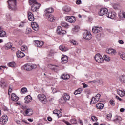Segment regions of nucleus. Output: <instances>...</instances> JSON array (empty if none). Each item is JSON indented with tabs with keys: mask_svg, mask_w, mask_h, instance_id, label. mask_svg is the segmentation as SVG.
Returning a JSON list of instances; mask_svg holds the SVG:
<instances>
[{
	"mask_svg": "<svg viewBox=\"0 0 125 125\" xmlns=\"http://www.w3.org/2000/svg\"><path fill=\"white\" fill-rule=\"evenodd\" d=\"M59 49L62 51H68L69 50V48L64 46H60Z\"/></svg>",
	"mask_w": 125,
	"mask_h": 125,
	"instance_id": "nucleus-32",
	"label": "nucleus"
},
{
	"mask_svg": "<svg viewBox=\"0 0 125 125\" xmlns=\"http://www.w3.org/2000/svg\"><path fill=\"white\" fill-rule=\"evenodd\" d=\"M70 43H71V44H73V45H78V42L74 40H72L70 41Z\"/></svg>",
	"mask_w": 125,
	"mask_h": 125,
	"instance_id": "nucleus-40",
	"label": "nucleus"
},
{
	"mask_svg": "<svg viewBox=\"0 0 125 125\" xmlns=\"http://www.w3.org/2000/svg\"><path fill=\"white\" fill-rule=\"evenodd\" d=\"M98 83H99V84H103V81L99 80V82Z\"/></svg>",
	"mask_w": 125,
	"mask_h": 125,
	"instance_id": "nucleus-60",
	"label": "nucleus"
},
{
	"mask_svg": "<svg viewBox=\"0 0 125 125\" xmlns=\"http://www.w3.org/2000/svg\"><path fill=\"white\" fill-rule=\"evenodd\" d=\"M118 42L120 43V44H124V41H123L122 40H119Z\"/></svg>",
	"mask_w": 125,
	"mask_h": 125,
	"instance_id": "nucleus-57",
	"label": "nucleus"
},
{
	"mask_svg": "<svg viewBox=\"0 0 125 125\" xmlns=\"http://www.w3.org/2000/svg\"><path fill=\"white\" fill-rule=\"evenodd\" d=\"M12 91V88H11V87H9V90H8V94H10V92Z\"/></svg>",
	"mask_w": 125,
	"mask_h": 125,
	"instance_id": "nucleus-58",
	"label": "nucleus"
},
{
	"mask_svg": "<svg viewBox=\"0 0 125 125\" xmlns=\"http://www.w3.org/2000/svg\"><path fill=\"white\" fill-rule=\"evenodd\" d=\"M70 122L72 124H77V119H76V118H73V119H72L71 120H70Z\"/></svg>",
	"mask_w": 125,
	"mask_h": 125,
	"instance_id": "nucleus-48",
	"label": "nucleus"
},
{
	"mask_svg": "<svg viewBox=\"0 0 125 125\" xmlns=\"http://www.w3.org/2000/svg\"><path fill=\"white\" fill-rule=\"evenodd\" d=\"M47 120L49 122H51L52 121V118L50 117H47Z\"/></svg>",
	"mask_w": 125,
	"mask_h": 125,
	"instance_id": "nucleus-62",
	"label": "nucleus"
},
{
	"mask_svg": "<svg viewBox=\"0 0 125 125\" xmlns=\"http://www.w3.org/2000/svg\"><path fill=\"white\" fill-rule=\"evenodd\" d=\"M16 55L18 58H23V57H25V54L20 51H18L16 52Z\"/></svg>",
	"mask_w": 125,
	"mask_h": 125,
	"instance_id": "nucleus-20",
	"label": "nucleus"
},
{
	"mask_svg": "<svg viewBox=\"0 0 125 125\" xmlns=\"http://www.w3.org/2000/svg\"><path fill=\"white\" fill-rule=\"evenodd\" d=\"M31 27L34 31H36V32H38V31H39V24L36 22L31 23Z\"/></svg>",
	"mask_w": 125,
	"mask_h": 125,
	"instance_id": "nucleus-16",
	"label": "nucleus"
},
{
	"mask_svg": "<svg viewBox=\"0 0 125 125\" xmlns=\"http://www.w3.org/2000/svg\"><path fill=\"white\" fill-rule=\"evenodd\" d=\"M0 37H6V32L1 29V27L0 26Z\"/></svg>",
	"mask_w": 125,
	"mask_h": 125,
	"instance_id": "nucleus-29",
	"label": "nucleus"
},
{
	"mask_svg": "<svg viewBox=\"0 0 125 125\" xmlns=\"http://www.w3.org/2000/svg\"><path fill=\"white\" fill-rule=\"evenodd\" d=\"M11 47H12V45L11 44V43H8L5 45V49H10Z\"/></svg>",
	"mask_w": 125,
	"mask_h": 125,
	"instance_id": "nucleus-37",
	"label": "nucleus"
},
{
	"mask_svg": "<svg viewBox=\"0 0 125 125\" xmlns=\"http://www.w3.org/2000/svg\"><path fill=\"white\" fill-rule=\"evenodd\" d=\"M21 92L24 93L25 92H27V91H28V89H27V88L23 87L21 89Z\"/></svg>",
	"mask_w": 125,
	"mask_h": 125,
	"instance_id": "nucleus-50",
	"label": "nucleus"
},
{
	"mask_svg": "<svg viewBox=\"0 0 125 125\" xmlns=\"http://www.w3.org/2000/svg\"><path fill=\"white\" fill-rule=\"evenodd\" d=\"M43 44H44V42L43 41L38 40L35 41V45L37 47H42Z\"/></svg>",
	"mask_w": 125,
	"mask_h": 125,
	"instance_id": "nucleus-12",
	"label": "nucleus"
},
{
	"mask_svg": "<svg viewBox=\"0 0 125 125\" xmlns=\"http://www.w3.org/2000/svg\"><path fill=\"white\" fill-rule=\"evenodd\" d=\"M11 98L13 101H18L19 98L15 94H12Z\"/></svg>",
	"mask_w": 125,
	"mask_h": 125,
	"instance_id": "nucleus-24",
	"label": "nucleus"
},
{
	"mask_svg": "<svg viewBox=\"0 0 125 125\" xmlns=\"http://www.w3.org/2000/svg\"><path fill=\"white\" fill-rule=\"evenodd\" d=\"M82 3V1L81 0H77L76 1V4H81Z\"/></svg>",
	"mask_w": 125,
	"mask_h": 125,
	"instance_id": "nucleus-56",
	"label": "nucleus"
},
{
	"mask_svg": "<svg viewBox=\"0 0 125 125\" xmlns=\"http://www.w3.org/2000/svg\"><path fill=\"white\" fill-rule=\"evenodd\" d=\"M83 38L85 39V40H91V39H92V35L90 32L86 30L83 32Z\"/></svg>",
	"mask_w": 125,
	"mask_h": 125,
	"instance_id": "nucleus-5",
	"label": "nucleus"
},
{
	"mask_svg": "<svg viewBox=\"0 0 125 125\" xmlns=\"http://www.w3.org/2000/svg\"><path fill=\"white\" fill-rule=\"evenodd\" d=\"M117 93L118 94V95H119V96H120V97H124V96H125V90L117 89Z\"/></svg>",
	"mask_w": 125,
	"mask_h": 125,
	"instance_id": "nucleus-17",
	"label": "nucleus"
},
{
	"mask_svg": "<svg viewBox=\"0 0 125 125\" xmlns=\"http://www.w3.org/2000/svg\"><path fill=\"white\" fill-rule=\"evenodd\" d=\"M25 103H29V102H31L32 101V97L31 96L28 95L25 98Z\"/></svg>",
	"mask_w": 125,
	"mask_h": 125,
	"instance_id": "nucleus-28",
	"label": "nucleus"
},
{
	"mask_svg": "<svg viewBox=\"0 0 125 125\" xmlns=\"http://www.w3.org/2000/svg\"><path fill=\"white\" fill-rule=\"evenodd\" d=\"M81 89H79L78 90H76L74 94L75 95H77V94H81Z\"/></svg>",
	"mask_w": 125,
	"mask_h": 125,
	"instance_id": "nucleus-49",
	"label": "nucleus"
},
{
	"mask_svg": "<svg viewBox=\"0 0 125 125\" xmlns=\"http://www.w3.org/2000/svg\"><path fill=\"white\" fill-rule=\"evenodd\" d=\"M96 107L99 110H102V109L104 108V104H103L102 103H98L96 104Z\"/></svg>",
	"mask_w": 125,
	"mask_h": 125,
	"instance_id": "nucleus-30",
	"label": "nucleus"
},
{
	"mask_svg": "<svg viewBox=\"0 0 125 125\" xmlns=\"http://www.w3.org/2000/svg\"><path fill=\"white\" fill-rule=\"evenodd\" d=\"M61 26H62V27H64V28H66L67 29H68V28H69L70 27V26L68 25V23L64 21L62 22Z\"/></svg>",
	"mask_w": 125,
	"mask_h": 125,
	"instance_id": "nucleus-35",
	"label": "nucleus"
},
{
	"mask_svg": "<svg viewBox=\"0 0 125 125\" xmlns=\"http://www.w3.org/2000/svg\"><path fill=\"white\" fill-rule=\"evenodd\" d=\"M107 118L108 120H111V118H112V114L109 113L107 114Z\"/></svg>",
	"mask_w": 125,
	"mask_h": 125,
	"instance_id": "nucleus-53",
	"label": "nucleus"
},
{
	"mask_svg": "<svg viewBox=\"0 0 125 125\" xmlns=\"http://www.w3.org/2000/svg\"><path fill=\"white\" fill-rule=\"evenodd\" d=\"M53 114L57 115L58 118H60L62 116V113H61V111L57 109H55L54 110Z\"/></svg>",
	"mask_w": 125,
	"mask_h": 125,
	"instance_id": "nucleus-22",
	"label": "nucleus"
},
{
	"mask_svg": "<svg viewBox=\"0 0 125 125\" xmlns=\"http://www.w3.org/2000/svg\"><path fill=\"white\" fill-rule=\"evenodd\" d=\"M64 123H65V124H66V125H72V124H71V123H70L69 122L66 121V120H64L63 121Z\"/></svg>",
	"mask_w": 125,
	"mask_h": 125,
	"instance_id": "nucleus-55",
	"label": "nucleus"
},
{
	"mask_svg": "<svg viewBox=\"0 0 125 125\" xmlns=\"http://www.w3.org/2000/svg\"><path fill=\"white\" fill-rule=\"evenodd\" d=\"M29 4L32 5L31 10L33 12L38 11V9L41 7V4L37 2V0H29Z\"/></svg>",
	"mask_w": 125,
	"mask_h": 125,
	"instance_id": "nucleus-1",
	"label": "nucleus"
},
{
	"mask_svg": "<svg viewBox=\"0 0 125 125\" xmlns=\"http://www.w3.org/2000/svg\"><path fill=\"white\" fill-rule=\"evenodd\" d=\"M118 16L120 19H123V13H120L118 14Z\"/></svg>",
	"mask_w": 125,
	"mask_h": 125,
	"instance_id": "nucleus-54",
	"label": "nucleus"
},
{
	"mask_svg": "<svg viewBox=\"0 0 125 125\" xmlns=\"http://www.w3.org/2000/svg\"><path fill=\"white\" fill-rule=\"evenodd\" d=\"M120 111L121 112H125V109L124 108H121L120 110Z\"/></svg>",
	"mask_w": 125,
	"mask_h": 125,
	"instance_id": "nucleus-64",
	"label": "nucleus"
},
{
	"mask_svg": "<svg viewBox=\"0 0 125 125\" xmlns=\"http://www.w3.org/2000/svg\"><path fill=\"white\" fill-rule=\"evenodd\" d=\"M8 67H11V68H16V63L15 62H12L7 64Z\"/></svg>",
	"mask_w": 125,
	"mask_h": 125,
	"instance_id": "nucleus-31",
	"label": "nucleus"
},
{
	"mask_svg": "<svg viewBox=\"0 0 125 125\" xmlns=\"http://www.w3.org/2000/svg\"><path fill=\"white\" fill-rule=\"evenodd\" d=\"M68 62V56L65 55H62V64H66Z\"/></svg>",
	"mask_w": 125,
	"mask_h": 125,
	"instance_id": "nucleus-15",
	"label": "nucleus"
},
{
	"mask_svg": "<svg viewBox=\"0 0 125 125\" xmlns=\"http://www.w3.org/2000/svg\"><path fill=\"white\" fill-rule=\"evenodd\" d=\"M28 18L29 21H31V22H33V21L35 20V17H34V15L31 12H28Z\"/></svg>",
	"mask_w": 125,
	"mask_h": 125,
	"instance_id": "nucleus-18",
	"label": "nucleus"
},
{
	"mask_svg": "<svg viewBox=\"0 0 125 125\" xmlns=\"http://www.w3.org/2000/svg\"><path fill=\"white\" fill-rule=\"evenodd\" d=\"M61 78L62 80H69L70 79V75L69 74H63L61 76Z\"/></svg>",
	"mask_w": 125,
	"mask_h": 125,
	"instance_id": "nucleus-27",
	"label": "nucleus"
},
{
	"mask_svg": "<svg viewBox=\"0 0 125 125\" xmlns=\"http://www.w3.org/2000/svg\"><path fill=\"white\" fill-rule=\"evenodd\" d=\"M116 99H117L118 100H119V101H122V99L121 98H120L119 96H116Z\"/></svg>",
	"mask_w": 125,
	"mask_h": 125,
	"instance_id": "nucleus-61",
	"label": "nucleus"
},
{
	"mask_svg": "<svg viewBox=\"0 0 125 125\" xmlns=\"http://www.w3.org/2000/svg\"><path fill=\"white\" fill-rule=\"evenodd\" d=\"M92 32L94 34H98L99 33H100V28L98 27H94L92 28Z\"/></svg>",
	"mask_w": 125,
	"mask_h": 125,
	"instance_id": "nucleus-21",
	"label": "nucleus"
},
{
	"mask_svg": "<svg viewBox=\"0 0 125 125\" xmlns=\"http://www.w3.org/2000/svg\"><path fill=\"white\" fill-rule=\"evenodd\" d=\"M23 68L25 71H32L37 69V65L27 63L23 66Z\"/></svg>",
	"mask_w": 125,
	"mask_h": 125,
	"instance_id": "nucleus-4",
	"label": "nucleus"
},
{
	"mask_svg": "<svg viewBox=\"0 0 125 125\" xmlns=\"http://www.w3.org/2000/svg\"><path fill=\"white\" fill-rule=\"evenodd\" d=\"M109 103L112 105V106H115V102H114L113 100H110Z\"/></svg>",
	"mask_w": 125,
	"mask_h": 125,
	"instance_id": "nucleus-51",
	"label": "nucleus"
},
{
	"mask_svg": "<svg viewBox=\"0 0 125 125\" xmlns=\"http://www.w3.org/2000/svg\"><path fill=\"white\" fill-rule=\"evenodd\" d=\"M65 20H66L67 22H68V23L74 24V23L76 22V17H75V16H66L65 17Z\"/></svg>",
	"mask_w": 125,
	"mask_h": 125,
	"instance_id": "nucleus-8",
	"label": "nucleus"
},
{
	"mask_svg": "<svg viewBox=\"0 0 125 125\" xmlns=\"http://www.w3.org/2000/svg\"><path fill=\"white\" fill-rule=\"evenodd\" d=\"M23 44V40H20L18 42V45H22Z\"/></svg>",
	"mask_w": 125,
	"mask_h": 125,
	"instance_id": "nucleus-52",
	"label": "nucleus"
},
{
	"mask_svg": "<svg viewBox=\"0 0 125 125\" xmlns=\"http://www.w3.org/2000/svg\"><path fill=\"white\" fill-rule=\"evenodd\" d=\"M0 85L2 88H5L7 86V83L4 81H1Z\"/></svg>",
	"mask_w": 125,
	"mask_h": 125,
	"instance_id": "nucleus-36",
	"label": "nucleus"
},
{
	"mask_svg": "<svg viewBox=\"0 0 125 125\" xmlns=\"http://www.w3.org/2000/svg\"><path fill=\"white\" fill-rule=\"evenodd\" d=\"M48 18L47 19L49 21H50V22H54V21H55V18L54 17V16L50 14L49 15H48Z\"/></svg>",
	"mask_w": 125,
	"mask_h": 125,
	"instance_id": "nucleus-23",
	"label": "nucleus"
},
{
	"mask_svg": "<svg viewBox=\"0 0 125 125\" xmlns=\"http://www.w3.org/2000/svg\"><path fill=\"white\" fill-rule=\"evenodd\" d=\"M57 32L58 35H65L67 33L66 31L62 30L61 26H58Z\"/></svg>",
	"mask_w": 125,
	"mask_h": 125,
	"instance_id": "nucleus-13",
	"label": "nucleus"
},
{
	"mask_svg": "<svg viewBox=\"0 0 125 125\" xmlns=\"http://www.w3.org/2000/svg\"><path fill=\"white\" fill-rule=\"evenodd\" d=\"M63 10L64 12H70L71 11V8L69 6H65L63 8Z\"/></svg>",
	"mask_w": 125,
	"mask_h": 125,
	"instance_id": "nucleus-33",
	"label": "nucleus"
},
{
	"mask_svg": "<svg viewBox=\"0 0 125 125\" xmlns=\"http://www.w3.org/2000/svg\"><path fill=\"white\" fill-rule=\"evenodd\" d=\"M103 57H104V60L105 61H107V62H109V61L111 60V57H110L109 56L107 55H104Z\"/></svg>",
	"mask_w": 125,
	"mask_h": 125,
	"instance_id": "nucleus-34",
	"label": "nucleus"
},
{
	"mask_svg": "<svg viewBox=\"0 0 125 125\" xmlns=\"http://www.w3.org/2000/svg\"><path fill=\"white\" fill-rule=\"evenodd\" d=\"M63 99L65 101H66V100H70V95L67 93H64L63 96Z\"/></svg>",
	"mask_w": 125,
	"mask_h": 125,
	"instance_id": "nucleus-26",
	"label": "nucleus"
},
{
	"mask_svg": "<svg viewBox=\"0 0 125 125\" xmlns=\"http://www.w3.org/2000/svg\"><path fill=\"white\" fill-rule=\"evenodd\" d=\"M57 67H58V66H56V65H52L51 64H50L49 65V68H50L51 69V70H56V68H57Z\"/></svg>",
	"mask_w": 125,
	"mask_h": 125,
	"instance_id": "nucleus-44",
	"label": "nucleus"
},
{
	"mask_svg": "<svg viewBox=\"0 0 125 125\" xmlns=\"http://www.w3.org/2000/svg\"><path fill=\"white\" fill-rule=\"evenodd\" d=\"M120 81L121 83H125V75H122L120 76Z\"/></svg>",
	"mask_w": 125,
	"mask_h": 125,
	"instance_id": "nucleus-39",
	"label": "nucleus"
},
{
	"mask_svg": "<svg viewBox=\"0 0 125 125\" xmlns=\"http://www.w3.org/2000/svg\"><path fill=\"white\" fill-rule=\"evenodd\" d=\"M8 8L11 10H15L17 8V0H9L8 1Z\"/></svg>",
	"mask_w": 125,
	"mask_h": 125,
	"instance_id": "nucleus-2",
	"label": "nucleus"
},
{
	"mask_svg": "<svg viewBox=\"0 0 125 125\" xmlns=\"http://www.w3.org/2000/svg\"><path fill=\"white\" fill-rule=\"evenodd\" d=\"M95 60H96V62L98 63H101L104 61V59H103V57L102 56L100 55V54H97L95 56Z\"/></svg>",
	"mask_w": 125,
	"mask_h": 125,
	"instance_id": "nucleus-7",
	"label": "nucleus"
},
{
	"mask_svg": "<svg viewBox=\"0 0 125 125\" xmlns=\"http://www.w3.org/2000/svg\"><path fill=\"white\" fill-rule=\"evenodd\" d=\"M24 110V112H23V115L24 116H32V115H33V110H32V109L31 108H27V109H25V108H23Z\"/></svg>",
	"mask_w": 125,
	"mask_h": 125,
	"instance_id": "nucleus-9",
	"label": "nucleus"
},
{
	"mask_svg": "<svg viewBox=\"0 0 125 125\" xmlns=\"http://www.w3.org/2000/svg\"><path fill=\"white\" fill-rule=\"evenodd\" d=\"M120 57L123 59V60H125V54L124 52L121 53L120 54Z\"/></svg>",
	"mask_w": 125,
	"mask_h": 125,
	"instance_id": "nucleus-46",
	"label": "nucleus"
},
{
	"mask_svg": "<svg viewBox=\"0 0 125 125\" xmlns=\"http://www.w3.org/2000/svg\"><path fill=\"white\" fill-rule=\"evenodd\" d=\"M54 10H53V8H48L46 9L45 12H46V14H45V16H47V13H52Z\"/></svg>",
	"mask_w": 125,
	"mask_h": 125,
	"instance_id": "nucleus-25",
	"label": "nucleus"
},
{
	"mask_svg": "<svg viewBox=\"0 0 125 125\" xmlns=\"http://www.w3.org/2000/svg\"><path fill=\"white\" fill-rule=\"evenodd\" d=\"M100 96H101V95L98 93L95 97H93L91 100L90 104H92L97 103L99 101V99H100Z\"/></svg>",
	"mask_w": 125,
	"mask_h": 125,
	"instance_id": "nucleus-6",
	"label": "nucleus"
},
{
	"mask_svg": "<svg viewBox=\"0 0 125 125\" xmlns=\"http://www.w3.org/2000/svg\"><path fill=\"white\" fill-rule=\"evenodd\" d=\"M25 24H26V22H21L19 25V28H23L24 27Z\"/></svg>",
	"mask_w": 125,
	"mask_h": 125,
	"instance_id": "nucleus-45",
	"label": "nucleus"
},
{
	"mask_svg": "<svg viewBox=\"0 0 125 125\" xmlns=\"http://www.w3.org/2000/svg\"><path fill=\"white\" fill-rule=\"evenodd\" d=\"M31 33H32V29L29 28H26L25 34L26 35H29V34H31Z\"/></svg>",
	"mask_w": 125,
	"mask_h": 125,
	"instance_id": "nucleus-41",
	"label": "nucleus"
},
{
	"mask_svg": "<svg viewBox=\"0 0 125 125\" xmlns=\"http://www.w3.org/2000/svg\"><path fill=\"white\" fill-rule=\"evenodd\" d=\"M116 15L117 14L115 12H109L107 15V17H108V18H111V19H114L116 17Z\"/></svg>",
	"mask_w": 125,
	"mask_h": 125,
	"instance_id": "nucleus-19",
	"label": "nucleus"
},
{
	"mask_svg": "<svg viewBox=\"0 0 125 125\" xmlns=\"http://www.w3.org/2000/svg\"><path fill=\"white\" fill-rule=\"evenodd\" d=\"M107 13H108V9L106 8H102L99 12V15L103 16V15H105V14H107Z\"/></svg>",
	"mask_w": 125,
	"mask_h": 125,
	"instance_id": "nucleus-11",
	"label": "nucleus"
},
{
	"mask_svg": "<svg viewBox=\"0 0 125 125\" xmlns=\"http://www.w3.org/2000/svg\"><path fill=\"white\" fill-rule=\"evenodd\" d=\"M37 98L39 99V101H41L43 104H46V103H47L46 96L43 94H38Z\"/></svg>",
	"mask_w": 125,
	"mask_h": 125,
	"instance_id": "nucleus-3",
	"label": "nucleus"
},
{
	"mask_svg": "<svg viewBox=\"0 0 125 125\" xmlns=\"http://www.w3.org/2000/svg\"><path fill=\"white\" fill-rule=\"evenodd\" d=\"M106 52V53L110 55H115L117 53L116 50L113 48L107 49Z\"/></svg>",
	"mask_w": 125,
	"mask_h": 125,
	"instance_id": "nucleus-14",
	"label": "nucleus"
},
{
	"mask_svg": "<svg viewBox=\"0 0 125 125\" xmlns=\"http://www.w3.org/2000/svg\"><path fill=\"white\" fill-rule=\"evenodd\" d=\"M1 68H3V69H6V66H0V70L2 69Z\"/></svg>",
	"mask_w": 125,
	"mask_h": 125,
	"instance_id": "nucleus-63",
	"label": "nucleus"
},
{
	"mask_svg": "<svg viewBox=\"0 0 125 125\" xmlns=\"http://www.w3.org/2000/svg\"><path fill=\"white\" fill-rule=\"evenodd\" d=\"M89 83H99V80L96 79L93 81H89Z\"/></svg>",
	"mask_w": 125,
	"mask_h": 125,
	"instance_id": "nucleus-43",
	"label": "nucleus"
},
{
	"mask_svg": "<svg viewBox=\"0 0 125 125\" xmlns=\"http://www.w3.org/2000/svg\"><path fill=\"white\" fill-rule=\"evenodd\" d=\"M82 84L83 85V87H84V88H85L86 87H87L88 85H86V84L84 83H82Z\"/></svg>",
	"mask_w": 125,
	"mask_h": 125,
	"instance_id": "nucleus-59",
	"label": "nucleus"
},
{
	"mask_svg": "<svg viewBox=\"0 0 125 125\" xmlns=\"http://www.w3.org/2000/svg\"><path fill=\"white\" fill-rule=\"evenodd\" d=\"M91 120L93 122H97V117L95 116H92L91 117Z\"/></svg>",
	"mask_w": 125,
	"mask_h": 125,
	"instance_id": "nucleus-47",
	"label": "nucleus"
},
{
	"mask_svg": "<svg viewBox=\"0 0 125 125\" xmlns=\"http://www.w3.org/2000/svg\"><path fill=\"white\" fill-rule=\"evenodd\" d=\"M8 121V117L7 115H4L1 117L0 119V124H1V125H5V124L7 123Z\"/></svg>",
	"mask_w": 125,
	"mask_h": 125,
	"instance_id": "nucleus-10",
	"label": "nucleus"
},
{
	"mask_svg": "<svg viewBox=\"0 0 125 125\" xmlns=\"http://www.w3.org/2000/svg\"><path fill=\"white\" fill-rule=\"evenodd\" d=\"M80 30V27L79 26H76L74 28H72V32H74V33H77V32H79Z\"/></svg>",
	"mask_w": 125,
	"mask_h": 125,
	"instance_id": "nucleus-38",
	"label": "nucleus"
},
{
	"mask_svg": "<svg viewBox=\"0 0 125 125\" xmlns=\"http://www.w3.org/2000/svg\"><path fill=\"white\" fill-rule=\"evenodd\" d=\"M28 49V47L27 46L23 45L21 47V50L22 51H25V50H27Z\"/></svg>",
	"mask_w": 125,
	"mask_h": 125,
	"instance_id": "nucleus-42",
	"label": "nucleus"
}]
</instances>
